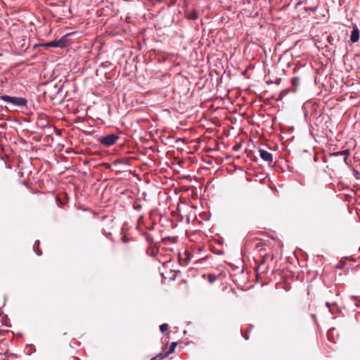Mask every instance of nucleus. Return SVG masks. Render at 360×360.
Instances as JSON below:
<instances>
[{
    "label": "nucleus",
    "mask_w": 360,
    "mask_h": 360,
    "mask_svg": "<svg viewBox=\"0 0 360 360\" xmlns=\"http://www.w3.org/2000/svg\"><path fill=\"white\" fill-rule=\"evenodd\" d=\"M0 99L14 106L24 107L27 105V100L22 97H14L8 95L0 96Z\"/></svg>",
    "instance_id": "1"
},
{
    "label": "nucleus",
    "mask_w": 360,
    "mask_h": 360,
    "mask_svg": "<svg viewBox=\"0 0 360 360\" xmlns=\"http://www.w3.org/2000/svg\"><path fill=\"white\" fill-rule=\"evenodd\" d=\"M119 139V136L112 134L101 137L99 139V142L103 146L110 147L114 145Z\"/></svg>",
    "instance_id": "2"
},
{
    "label": "nucleus",
    "mask_w": 360,
    "mask_h": 360,
    "mask_svg": "<svg viewBox=\"0 0 360 360\" xmlns=\"http://www.w3.org/2000/svg\"><path fill=\"white\" fill-rule=\"evenodd\" d=\"M176 345H177V342H172L169 351L166 352L164 354H159L158 355H157L156 356H155L154 358H153L150 360H162L164 358L167 357L169 354L172 353L174 351Z\"/></svg>",
    "instance_id": "3"
},
{
    "label": "nucleus",
    "mask_w": 360,
    "mask_h": 360,
    "mask_svg": "<svg viewBox=\"0 0 360 360\" xmlns=\"http://www.w3.org/2000/svg\"><path fill=\"white\" fill-rule=\"evenodd\" d=\"M185 18L188 20H196L198 18V13L195 10H191L186 6L184 9Z\"/></svg>",
    "instance_id": "4"
},
{
    "label": "nucleus",
    "mask_w": 360,
    "mask_h": 360,
    "mask_svg": "<svg viewBox=\"0 0 360 360\" xmlns=\"http://www.w3.org/2000/svg\"><path fill=\"white\" fill-rule=\"evenodd\" d=\"M259 153L260 158L263 160L268 162L269 163L273 162V155L271 153L263 149H260L259 150Z\"/></svg>",
    "instance_id": "5"
},
{
    "label": "nucleus",
    "mask_w": 360,
    "mask_h": 360,
    "mask_svg": "<svg viewBox=\"0 0 360 360\" xmlns=\"http://www.w3.org/2000/svg\"><path fill=\"white\" fill-rule=\"evenodd\" d=\"M359 35H360V31H359V28L357 27V26L354 25L351 32L350 41L352 43L357 42L359 39Z\"/></svg>",
    "instance_id": "6"
},
{
    "label": "nucleus",
    "mask_w": 360,
    "mask_h": 360,
    "mask_svg": "<svg viewBox=\"0 0 360 360\" xmlns=\"http://www.w3.org/2000/svg\"><path fill=\"white\" fill-rule=\"evenodd\" d=\"M46 46H52V47H63L65 46V38L64 37L61 38L58 41H53L49 42L46 44Z\"/></svg>",
    "instance_id": "7"
},
{
    "label": "nucleus",
    "mask_w": 360,
    "mask_h": 360,
    "mask_svg": "<svg viewBox=\"0 0 360 360\" xmlns=\"http://www.w3.org/2000/svg\"><path fill=\"white\" fill-rule=\"evenodd\" d=\"M349 152L348 150H345L342 151H338L336 153H333L331 154L332 156H344V162H347V156L349 155Z\"/></svg>",
    "instance_id": "8"
},
{
    "label": "nucleus",
    "mask_w": 360,
    "mask_h": 360,
    "mask_svg": "<svg viewBox=\"0 0 360 360\" xmlns=\"http://www.w3.org/2000/svg\"><path fill=\"white\" fill-rule=\"evenodd\" d=\"M268 266L265 265L264 260L262 259V262L258 264V266L256 268V271L258 274L259 271H261L262 273H265L267 269Z\"/></svg>",
    "instance_id": "9"
},
{
    "label": "nucleus",
    "mask_w": 360,
    "mask_h": 360,
    "mask_svg": "<svg viewBox=\"0 0 360 360\" xmlns=\"http://www.w3.org/2000/svg\"><path fill=\"white\" fill-rule=\"evenodd\" d=\"M188 178H190V176L189 175H186V176H182L181 175V193L184 192V191H188L189 189L193 187V186L191 185H183V182L182 181L183 180H187Z\"/></svg>",
    "instance_id": "10"
},
{
    "label": "nucleus",
    "mask_w": 360,
    "mask_h": 360,
    "mask_svg": "<svg viewBox=\"0 0 360 360\" xmlns=\"http://www.w3.org/2000/svg\"><path fill=\"white\" fill-rule=\"evenodd\" d=\"M300 80V77H294L291 79V84L294 86V89H292L293 93H295L297 91V88L299 86Z\"/></svg>",
    "instance_id": "11"
},
{
    "label": "nucleus",
    "mask_w": 360,
    "mask_h": 360,
    "mask_svg": "<svg viewBox=\"0 0 360 360\" xmlns=\"http://www.w3.org/2000/svg\"><path fill=\"white\" fill-rule=\"evenodd\" d=\"M181 86L184 85L186 87L187 92H188L189 91V87H188L189 82L188 80V78L186 77H181Z\"/></svg>",
    "instance_id": "12"
},
{
    "label": "nucleus",
    "mask_w": 360,
    "mask_h": 360,
    "mask_svg": "<svg viewBox=\"0 0 360 360\" xmlns=\"http://www.w3.org/2000/svg\"><path fill=\"white\" fill-rule=\"evenodd\" d=\"M165 240H169L172 243H176L178 242L179 237L178 236L167 237V238H165Z\"/></svg>",
    "instance_id": "13"
},
{
    "label": "nucleus",
    "mask_w": 360,
    "mask_h": 360,
    "mask_svg": "<svg viewBox=\"0 0 360 360\" xmlns=\"http://www.w3.org/2000/svg\"><path fill=\"white\" fill-rule=\"evenodd\" d=\"M184 254L186 256V259H185V264H188L190 261H191V254L189 253V252L188 250H185L184 252Z\"/></svg>",
    "instance_id": "14"
},
{
    "label": "nucleus",
    "mask_w": 360,
    "mask_h": 360,
    "mask_svg": "<svg viewBox=\"0 0 360 360\" xmlns=\"http://www.w3.org/2000/svg\"><path fill=\"white\" fill-rule=\"evenodd\" d=\"M168 329V325L167 323H163L160 326V330L162 333L165 332Z\"/></svg>",
    "instance_id": "15"
},
{
    "label": "nucleus",
    "mask_w": 360,
    "mask_h": 360,
    "mask_svg": "<svg viewBox=\"0 0 360 360\" xmlns=\"http://www.w3.org/2000/svg\"><path fill=\"white\" fill-rule=\"evenodd\" d=\"M290 91H292V89H290V88H287L284 90H283L281 92V96H285V95H287Z\"/></svg>",
    "instance_id": "16"
},
{
    "label": "nucleus",
    "mask_w": 360,
    "mask_h": 360,
    "mask_svg": "<svg viewBox=\"0 0 360 360\" xmlns=\"http://www.w3.org/2000/svg\"><path fill=\"white\" fill-rule=\"evenodd\" d=\"M195 218H196L195 214H193V215H191L190 213L189 215L187 216L186 221L188 224H189L191 219L194 220Z\"/></svg>",
    "instance_id": "17"
},
{
    "label": "nucleus",
    "mask_w": 360,
    "mask_h": 360,
    "mask_svg": "<svg viewBox=\"0 0 360 360\" xmlns=\"http://www.w3.org/2000/svg\"><path fill=\"white\" fill-rule=\"evenodd\" d=\"M181 205L184 204V208L181 207V211L184 210L185 211V210H188L189 209V207L188 206V205H186V203H184L183 202V196L181 195Z\"/></svg>",
    "instance_id": "18"
},
{
    "label": "nucleus",
    "mask_w": 360,
    "mask_h": 360,
    "mask_svg": "<svg viewBox=\"0 0 360 360\" xmlns=\"http://www.w3.org/2000/svg\"><path fill=\"white\" fill-rule=\"evenodd\" d=\"M335 303H330V302H326V307H327L328 308H329V309H330V311H331V313H332V314H333L334 312H333V310L330 309V307H331L332 305H335Z\"/></svg>",
    "instance_id": "19"
},
{
    "label": "nucleus",
    "mask_w": 360,
    "mask_h": 360,
    "mask_svg": "<svg viewBox=\"0 0 360 360\" xmlns=\"http://www.w3.org/2000/svg\"><path fill=\"white\" fill-rule=\"evenodd\" d=\"M241 334L243 335V337L245 339V340H248L249 337L248 335H247V332H243V330H241Z\"/></svg>",
    "instance_id": "20"
},
{
    "label": "nucleus",
    "mask_w": 360,
    "mask_h": 360,
    "mask_svg": "<svg viewBox=\"0 0 360 360\" xmlns=\"http://www.w3.org/2000/svg\"><path fill=\"white\" fill-rule=\"evenodd\" d=\"M176 276H177V273L176 271H174L173 273L172 276L169 278L172 280H174L176 278Z\"/></svg>",
    "instance_id": "21"
},
{
    "label": "nucleus",
    "mask_w": 360,
    "mask_h": 360,
    "mask_svg": "<svg viewBox=\"0 0 360 360\" xmlns=\"http://www.w3.org/2000/svg\"><path fill=\"white\" fill-rule=\"evenodd\" d=\"M181 143H186V140L184 137H181Z\"/></svg>",
    "instance_id": "22"
},
{
    "label": "nucleus",
    "mask_w": 360,
    "mask_h": 360,
    "mask_svg": "<svg viewBox=\"0 0 360 360\" xmlns=\"http://www.w3.org/2000/svg\"><path fill=\"white\" fill-rule=\"evenodd\" d=\"M239 148H240V146L238 145V146H234L233 149H234V150H238L239 149Z\"/></svg>",
    "instance_id": "23"
},
{
    "label": "nucleus",
    "mask_w": 360,
    "mask_h": 360,
    "mask_svg": "<svg viewBox=\"0 0 360 360\" xmlns=\"http://www.w3.org/2000/svg\"><path fill=\"white\" fill-rule=\"evenodd\" d=\"M177 259H178V261L180 262V252H177Z\"/></svg>",
    "instance_id": "24"
},
{
    "label": "nucleus",
    "mask_w": 360,
    "mask_h": 360,
    "mask_svg": "<svg viewBox=\"0 0 360 360\" xmlns=\"http://www.w3.org/2000/svg\"><path fill=\"white\" fill-rule=\"evenodd\" d=\"M165 266H166V267H168V266H169V262H166V263L165 264Z\"/></svg>",
    "instance_id": "25"
},
{
    "label": "nucleus",
    "mask_w": 360,
    "mask_h": 360,
    "mask_svg": "<svg viewBox=\"0 0 360 360\" xmlns=\"http://www.w3.org/2000/svg\"><path fill=\"white\" fill-rule=\"evenodd\" d=\"M214 278H213V279H212V278H210V283H212V282L214 281Z\"/></svg>",
    "instance_id": "26"
},
{
    "label": "nucleus",
    "mask_w": 360,
    "mask_h": 360,
    "mask_svg": "<svg viewBox=\"0 0 360 360\" xmlns=\"http://www.w3.org/2000/svg\"><path fill=\"white\" fill-rule=\"evenodd\" d=\"M183 218H184V217H183V215L181 214V221H183Z\"/></svg>",
    "instance_id": "27"
},
{
    "label": "nucleus",
    "mask_w": 360,
    "mask_h": 360,
    "mask_svg": "<svg viewBox=\"0 0 360 360\" xmlns=\"http://www.w3.org/2000/svg\"><path fill=\"white\" fill-rule=\"evenodd\" d=\"M162 275L163 276V277H164L165 278H167V277H165V276H164V273H162Z\"/></svg>",
    "instance_id": "28"
},
{
    "label": "nucleus",
    "mask_w": 360,
    "mask_h": 360,
    "mask_svg": "<svg viewBox=\"0 0 360 360\" xmlns=\"http://www.w3.org/2000/svg\"><path fill=\"white\" fill-rule=\"evenodd\" d=\"M359 250H360V247H359Z\"/></svg>",
    "instance_id": "29"
}]
</instances>
